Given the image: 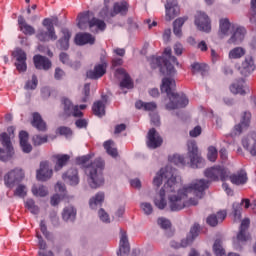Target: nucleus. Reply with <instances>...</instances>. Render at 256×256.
<instances>
[{"mask_svg": "<svg viewBox=\"0 0 256 256\" xmlns=\"http://www.w3.org/2000/svg\"><path fill=\"white\" fill-rule=\"evenodd\" d=\"M209 185H211V181L200 179L196 180L189 186H185L182 189H176L178 191L177 195L169 196V207L171 211H181V209H185L187 207V196L189 193H193L199 199H203V195H205L206 189H209Z\"/></svg>", "mask_w": 256, "mask_h": 256, "instance_id": "f257e3e1", "label": "nucleus"}, {"mask_svg": "<svg viewBox=\"0 0 256 256\" xmlns=\"http://www.w3.org/2000/svg\"><path fill=\"white\" fill-rule=\"evenodd\" d=\"M188 152L187 157L189 161L185 160V157L174 154L173 156L169 157L170 163L174 165H180L181 167H185V165H190L192 169H203L205 167V159L199 153V147H197L196 141H190L187 144Z\"/></svg>", "mask_w": 256, "mask_h": 256, "instance_id": "f03ea898", "label": "nucleus"}, {"mask_svg": "<svg viewBox=\"0 0 256 256\" xmlns=\"http://www.w3.org/2000/svg\"><path fill=\"white\" fill-rule=\"evenodd\" d=\"M161 92L166 93L169 103L166 104V109L168 111H173L175 109H183L189 105V98L185 94H179L173 92L175 89V80L172 78H163L162 84L160 86Z\"/></svg>", "mask_w": 256, "mask_h": 256, "instance_id": "7ed1b4c3", "label": "nucleus"}, {"mask_svg": "<svg viewBox=\"0 0 256 256\" xmlns=\"http://www.w3.org/2000/svg\"><path fill=\"white\" fill-rule=\"evenodd\" d=\"M171 54V48H165L162 56H151L149 61L152 69H157V67H159L160 73H162V75H167V77H174L175 73H177L174 65L179 67V61H177V57L172 56ZM171 63H174V65Z\"/></svg>", "mask_w": 256, "mask_h": 256, "instance_id": "20e7f679", "label": "nucleus"}, {"mask_svg": "<svg viewBox=\"0 0 256 256\" xmlns=\"http://www.w3.org/2000/svg\"><path fill=\"white\" fill-rule=\"evenodd\" d=\"M105 169V160L101 158H96L87 167L86 173L89 177L88 183L92 189H98L105 183V178H103V170Z\"/></svg>", "mask_w": 256, "mask_h": 256, "instance_id": "39448f33", "label": "nucleus"}, {"mask_svg": "<svg viewBox=\"0 0 256 256\" xmlns=\"http://www.w3.org/2000/svg\"><path fill=\"white\" fill-rule=\"evenodd\" d=\"M179 182H177V178L172 177L171 179H168L167 182L164 184V186L161 188L159 193V199L154 200V204L158 209H165L167 207V201L165 200V195L167 193H175L176 189H179Z\"/></svg>", "mask_w": 256, "mask_h": 256, "instance_id": "423d86ee", "label": "nucleus"}, {"mask_svg": "<svg viewBox=\"0 0 256 256\" xmlns=\"http://www.w3.org/2000/svg\"><path fill=\"white\" fill-rule=\"evenodd\" d=\"M204 176L210 181H227L229 179V170L223 166H213L211 168H207L204 171Z\"/></svg>", "mask_w": 256, "mask_h": 256, "instance_id": "0eeeda50", "label": "nucleus"}, {"mask_svg": "<svg viewBox=\"0 0 256 256\" xmlns=\"http://www.w3.org/2000/svg\"><path fill=\"white\" fill-rule=\"evenodd\" d=\"M0 140L2 147H4V149L0 148V161L7 162L13 158V155H15V150L11 144V136H9L7 132H3L0 135Z\"/></svg>", "mask_w": 256, "mask_h": 256, "instance_id": "6e6552de", "label": "nucleus"}, {"mask_svg": "<svg viewBox=\"0 0 256 256\" xmlns=\"http://www.w3.org/2000/svg\"><path fill=\"white\" fill-rule=\"evenodd\" d=\"M23 179H25L23 170L21 168H15L5 174L4 184L8 189H13L16 185H19Z\"/></svg>", "mask_w": 256, "mask_h": 256, "instance_id": "1a4fd4ad", "label": "nucleus"}, {"mask_svg": "<svg viewBox=\"0 0 256 256\" xmlns=\"http://www.w3.org/2000/svg\"><path fill=\"white\" fill-rule=\"evenodd\" d=\"M107 67H109V62L106 61L105 56H101L100 63H96L93 70H89L86 75L88 79H101L107 73Z\"/></svg>", "mask_w": 256, "mask_h": 256, "instance_id": "9d476101", "label": "nucleus"}, {"mask_svg": "<svg viewBox=\"0 0 256 256\" xmlns=\"http://www.w3.org/2000/svg\"><path fill=\"white\" fill-rule=\"evenodd\" d=\"M199 224L195 223L191 228L190 232L186 236L185 239L181 241L180 244L171 242V247L172 249H181V247H189V245L193 244V241L199 237Z\"/></svg>", "mask_w": 256, "mask_h": 256, "instance_id": "9b49d317", "label": "nucleus"}, {"mask_svg": "<svg viewBox=\"0 0 256 256\" xmlns=\"http://www.w3.org/2000/svg\"><path fill=\"white\" fill-rule=\"evenodd\" d=\"M12 57L16 60L14 63L16 69L20 73H25L27 71V53L23 51L21 48H15L14 51H12Z\"/></svg>", "mask_w": 256, "mask_h": 256, "instance_id": "f8f14e48", "label": "nucleus"}, {"mask_svg": "<svg viewBox=\"0 0 256 256\" xmlns=\"http://www.w3.org/2000/svg\"><path fill=\"white\" fill-rule=\"evenodd\" d=\"M195 25L199 31L209 33L211 31V20L205 12L198 11L195 15Z\"/></svg>", "mask_w": 256, "mask_h": 256, "instance_id": "ddd939ff", "label": "nucleus"}, {"mask_svg": "<svg viewBox=\"0 0 256 256\" xmlns=\"http://www.w3.org/2000/svg\"><path fill=\"white\" fill-rule=\"evenodd\" d=\"M242 147L250 153L252 157H256V132H250L242 138Z\"/></svg>", "mask_w": 256, "mask_h": 256, "instance_id": "4468645a", "label": "nucleus"}, {"mask_svg": "<svg viewBox=\"0 0 256 256\" xmlns=\"http://www.w3.org/2000/svg\"><path fill=\"white\" fill-rule=\"evenodd\" d=\"M51 177H53V169H51L49 161L40 162V168L36 172L38 181H49Z\"/></svg>", "mask_w": 256, "mask_h": 256, "instance_id": "2eb2a0df", "label": "nucleus"}, {"mask_svg": "<svg viewBox=\"0 0 256 256\" xmlns=\"http://www.w3.org/2000/svg\"><path fill=\"white\" fill-rule=\"evenodd\" d=\"M36 39L41 43H48V41H57V33L55 28L46 27V31L43 28H39L36 34Z\"/></svg>", "mask_w": 256, "mask_h": 256, "instance_id": "dca6fc26", "label": "nucleus"}, {"mask_svg": "<svg viewBox=\"0 0 256 256\" xmlns=\"http://www.w3.org/2000/svg\"><path fill=\"white\" fill-rule=\"evenodd\" d=\"M114 75L116 79H122L120 82L121 89H133V80L131 79V76H129V73L125 71V69H116Z\"/></svg>", "mask_w": 256, "mask_h": 256, "instance_id": "f3484780", "label": "nucleus"}, {"mask_svg": "<svg viewBox=\"0 0 256 256\" xmlns=\"http://www.w3.org/2000/svg\"><path fill=\"white\" fill-rule=\"evenodd\" d=\"M146 143L149 149H157V147H161V145H163V138L155 128H152L148 131Z\"/></svg>", "mask_w": 256, "mask_h": 256, "instance_id": "a211bd4d", "label": "nucleus"}, {"mask_svg": "<svg viewBox=\"0 0 256 256\" xmlns=\"http://www.w3.org/2000/svg\"><path fill=\"white\" fill-rule=\"evenodd\" d=\"M249 225H251V220H249V218H245L242 220L239 232L236 237V241H238V243H245L246 241H249V239H251V235L248 232Z\"/></svg>", "mask_w": 256, "mask_h": 256, "instance_id": "6ab92c4d", "label": "nucleus"}, {"mask_svg": "<svg viewBox=\"0 0 256 256\" xmlns=\"http://www.w3.org/2000/svg\"><path fill=\"white\" fill-rule=\"evenodd\" d=\"M166 21H173L181 12L177 0H167L165 4Z\"/></svg>", "mask_w": 256, "mask_h": 256, "instance_id": "aec40b11", "label": "nucleus"}, {"mask_svg": "<svg viewBox=\"0 0 256 256\" xmlns=\"http://www.w3.org/2000/svg\"><path fill=\"white\" fill-rule=\"evenodd\" d=\"M243 203L245 209H249L251 207V200L244 198L242 199L241 203L234 202L232 205V215L234 217L235 223H239L241 221V212L243 211Z\"/></svg>", "mask_w": 256, "mask_h": 256, "instance_id": "412c9836", "label": "nucleus"}, {"mask_svg": "<svg viewBox=\"0 0 256 256\" xmlns=\"http://www.w3.org/2000/svg\"><path fill=\"white\" fill-rule=\"evenodd\" d=\"M251 125V112H244L241 116L240 123L234 126V134L241 135L243 131H247Z\"/></svg>", "mask_w": 256, "mask_h": 256, "instance_id": "4be33fe9", "label": "nucleus"}, {"mask_svg": "<svg viewBox=\"0 0 256 256\" xmlns=\"http://www.w3.org/2000/svg\"><path fill=\"white\" fill-rule=\"evenodd\" d=\"M238 70L243 77H249V75L255 71L253 56H246Z\"/></svg>", "mask_w": 256, "mask_h": 256, "instance_id": "5701e85b", "label": "nucleus"}, {"mask_svg": "<svg viewBox=\"0 0 256 256\" xmlns=\"http://www.w3.org/2000/svg\"><path fill=\"white\" fill-rule=\"evenodd\" d=\"M129 253H131V245L129 244V238L127 237V232L121 230L118 255L128 256Z\"/></svg>", "mask_w": 256, "mask_h": 256, "instance_id": "b1692460", "label": "nucleus"}, {"mask_svg": "<svg viewBox=\"0 0 256 256\" xmlns=\"http://www.w3.org/2000/svg\"><path fill=\"white\" fill-rule=\"evenodd\" d=\"M52 161L55 163L54 171H61L71 161V156L68 154H55L52 156Z\"/></svg>", "mask_w": 256, "mask_h": 256, "instance_id": "393cba45", "label": "nucleus"}, {"mask_svg": "<svg viewBox=\"0 0 256 256\" xmlns=\"http://www.w3.org/2000/svg\"><path fill=\"white\" fill-rule=\"evenodd\" d=\"M62 179L69 185H79V171L77 168H70L62 175Z\"/></svg>", "mask_w": 256, "mask_h": 256, "instance_id": "a878e982", "label": "nucleus"}, {"mask_svg": "<svg viewBox=\"0 0 256 256\" xmlns=\"http://www.w3.org/2000/svg\"><path fill=\"white\" fill-rule=\"evenodd\" d=\"M76 45H95V37L90 33H78L74 39Z\"/></svg>", "mask_w": 256, "mask_h": 256, "instance_id": "bb28decb", "label": "nucleus"}, {"mask_svg": "<svg viewBox=\"0 0 256 256\" xmlns=\"http://www.w3.org/2000/svg\"><path fill=\"white\" fill-rule=\"evenodd\" d=\"M33 61L34 66L39 70L43 69L44 71H49V68L52 66L51 60H49V58L39 54L33 57Z\"/></svg>", "mask_w": 256, "mask_h": 256, "instance_id": "cd10ccee", "label": "nucleus"}, {"mask_svg": "<svg viewBox=\"0 0 256 256\" xmlns=\"http://www.w3.org/2000/svg\"><path fill=\"white\" fill-rule=\"evenodd\" d=\"M228 178L233 185H245V183L249 181L245 170H240L237 173L228 176Z\"/></svg>", "mask_w": 256, "mask_h": 256, "instance_id": "c85d7f7f", "label": "nucleus"}, {"mask_svg": "<svg viewBox=\"0 0 256 256\" xmlns=\"http://www.w3.org/2000/svg\"><path fill=\"white\" fill-rule=\"evenodd\" d=\"M32 117H33L31 121L32 127L37 129V131L45 133V131H47V123L43 121L41 114H39L38 112H35L32 114Z\"/></svg>", "mask_w": 256, "mask_h": 256, "instance_id": "c756f323", "label": "nucleus"}, {"mask_svg": "<svg viewBox=\"0 0 256 256\" xmlns=\"http://www.w3.org/2000/svg\"><path fill=\"white\" fill-rule=\"evenodd\" d=\"M89 29L92 31V33H99V31H105L107 29V24L105 21L93 17L89 21Z\"/></svg>", "mask_w": 256, "mask_h": 256, "instance_id": "7c9ffc66", "label": "nucleus"}, {"mask_svg": "<svg viewBox=\"0 0 256 256\" xmlns=\"http://www.w3.org/2000/svg\"><path fill=\"white\" fill-rule=\"evenodd\" d=\"M129 11V4L126 1L114 3L113 10L110 12V17H115V15H127Z\"/></svg>", "mask_w": 256, "mask_h": 256, "instance_id": "2f4dec72", "label": "nucleus"}, {"mask_svg": "<svg viewBox=\"0 0 256 256\" xmlns=\"http://www.w3.org/2000/svg\"><path fill=\"white\" fill-rule=\"evenodd\" d=\"M173 177H175V176H173V174H171L169 172V167H166L165 169L162 168V169H160L159 173L154 178L153 184L156 187H161V185L163 184V179H167V178L171 179Z\"/></svg>", "mask_w": 256, "mask_h": 256, "instance_id": "473e14b6", "label": "nucleus"}, {"mask_svg": "<svg viewBox=\"0 0 256 256\" xmlns=\"http://www.w3.org/2000/svg\"><path fill=\"white\" fill-rule=\"evenodd\" d=\"M247 33V30L245 27H237L232 34L231 38L228 40V43H234L235 45H239L241 41L245 38V34Z\"/></svg>", "mask_w": 256, "mask_h": 256, "instance_id": "72a5a7b5", "label": "nucleus"}, {"mask_svg": "<svg viewBox=\"0 0 256 256\" xmlns=\"http://www.w3.org/2000/svg\"><path fill=\"white\" fill-rule=\"evenodd\" d=\"M18 25L24 35H35V28L27 23L23 16H18Z\"/></svg>", "mask_w": 256, "mask_h": 256, "instance_id": "f704fd0d", "label": "nucleus"}, {"mask_svg": "<svg viewBox=\"0 0 256 256\" xmlns=\"http://www.w3.org/2000/svg\"><path fill=\"white\" fill-rule=\"evenodd\" d=\"M61 33L63 37L58 40L59 47L62 51L69 49V40L71 39V31L67 28H62Z\"/></svg>", "mask_w": 256, "mask_h": 256, "instance_id": "c9c22d12", "label": "nucleus"}, {"mask_svg": "<svg viewBox=\"0 0 256 256\" xmlns=\"http://www.w3.org/2000/svg\"><path fill=\"white\" fill-rule=\"evenodd\" d=\"M187 19H189L187 16H183V17L176 19L173 22V33H174V35H176V37H181V35H182L181 28L183 27V25H185V21H187Z\"/></svg>", "mask_w": 256, "mask_h": 256, "instance_id": "e433bc0d", "label": "nucleus"}, {"mask_svg": "<svg viewBox=\"0 0 256 256\" xmlns=\"http://www.w3.org/2000/svg\"><path fill=\"white\" fill-rule=\"evenodd\" d=\"M105 201V193L98 192L94 197H92L89 201V206L92 209H97V207H101L103 202Z\"/></svg>", "mask_w": 256, "mask_h": 256, "instance_id": "4c0bfd02", "label": "nucleus"}, {"mask_svg": "<svg viewBox=\"0 0 256 256\" xmlns=\"http://www.w3.org/2000/svg\"><path fill=\"white\" fill-rule=\"evenodd\" d=\"M77 217V209L73 206H68L63 209L62 219L64 221H73Z\"/></svg>", "mask_w": 256, "mask_h": 256, "instance_id": "58836bf2", "label": "nucleus"}, {"mask_svg": "<svg viewBox=\"0 0 256 256\" xmlns=\"http://www.w3.org/2000/svg\"><path fill=\"white\" fill-rule=\"evenodd\" d=\"M136 109H143L144 111H155L157 109V103L155 102H143L138 100L135 103Z\"/></svg>", "mask_w": 256, "mask_h": 256, "instance_id": "ea45409f", "label": "nucleus"}, {"mask_svg": "<svg viewBox=\"0 0 256 256\" xmlns=\"http://www.w3.org/2000/svg\"><path fill=\"white\" fill-rule=\"evenodd\" d=\"M92 111L96 117H103L105 115V103L101 100L94 102Z\"/></svg>", "mask_w": 256, "mask_h": 256, "instance_id": "a19ab883", "label": "nucleus"}, {"mask_svg": "<svg viewBox=\"0 0 256 256\" xmlns=\"http://www.w3.org/2000/svg\"><path fill=\"white\" fill-rule=\"evenodd\" d=\"M104 149L111 157H117L119 153L117 152V148H115V142L113 140H107L103 144Z\"/></svg>", "mask_w": 256, "mask_h": 256, "instance_id": "79ce46f5", "label": "nucleus"}, {"mask_svg": "<svg viewBox=\"0 0 256 256\" xmlns=\"http://www.w3.org/2000/svg\"><path fill=\"white\" fill-rule=\"evenodd\" d=\"M61 103L63 105L64 115H66V117H71V113H73V109L75 107L73 102L68 98H62Z\"/></svg>", "mask_w": 256, "mask_h": 256, "instance_id": "37998d69", "label": "nucleus"}, {"mask_svg": "<svg viewBox=\"0 0 256 256\" xmlns=\"http://www.w3.org/2000/svg\"><path fill=\"white\" fill-rule=\"evenodd\" d=\"M230 28H231V22H229V19L225 18L220 20V31H219L220 37H225V35H229Z\"/></svg>", "mask_w": 256, "mask_h": 256, "instance_id": "c03bdc74", "label": "nucleus"}, {"mask_svg": "<svg viewBox=\"0 0 256 256\" xmlns=\"http://www.w3.org/2000/svg\"><path fill=\"white\" fill-rule=\"evenodd\" d=\"M89 21H91L89 20V11L80 13L78 15V23H77L79 29H85V26L87 25V23L89 25Z\"/></svg>", "mask_w": 256, "mask_h": 256, "instance_id": "a18cd8bd", "label": "nucleus"}, {"mask_svg": "<svg viewBox=\"0 0 256 256\" xmlns=\"http://www.w3.org/2000/svg\"><path fill=\"white\" fill-rule=\"evenodd\" d=\"M230 91L234 95H245V89L243 88V80L233 83L230 86Z\"/></svg>", "mask_w": 256, "mask_h": 256, "instance_id": "49530a36", "label": "nucleus"}, {"mask_svg": "<svg viewBox=\"0 0 256 256\" xmlns=\"http://www.w3.org/2000/svg\"><path fill=\"white\" fill-rule=\"evenodd\" d=\"M32 193L35 197H47V195H49V190H47V187L43 185L33 186Z\"/></svg>", "mask_w": 256, "mask_h": 256, "instance_id": "de8ad7c7", "label": "nucleus"}, {"mask_svg": "<svg viewBox=\"0 0 256 256\" xmlns=\"http://www.w3.org/2000/svg\"><path fill=\"white\" fill-rule=\"evenodd\" d=\"M214 255L225 256V248H223V242L221 239H216L213 244Z\"/></svg>", "mask_w": 256, "mask_h": 256, "instance_id": "09e8293b", "label": "nucleus"}, {"mask_svg": "<svg viewBox=\"0 0 256 256\" xmlns=\"http://www.w3.org/2000/svg\"><path fill=\"white\" fill-rule=\"evenodd\" d=\"M25 207L30 211V213H32V215H39V206L35 205V200L27 199Z\"/></svg>", "mask_w": 256, "mask_h": 256, "instance_id": "8fccbe9b", "label": "nucleus"}, {"mask_svg": "<svg viewBox=\"0 0 256 256\" xmlns=\"http://www.w3.org/2000/svg\"><path fill=\"white\" fill-rule=\"evenodd\" d=\"M47 141H49V137L47 135L41 136L36 134L32 137V143L35 147L44 145V143H47Z\"/></svg>", "mask_w": 256, "mask_h": 256, "instance_id": "3c124183", "label": "nucleus"}, {"mask_svg": "<svg viewBox=\"0 0 256 256\" xmlns=\"http://www.w3.org/2000/svg\"><path fill=\"white\" fill-rule=\"evenodd\" d=\"M42 25L43 27H49L50 29H55V26L57 27L59 25V18H57L56 16L52 18H45L42 21Z\"/></svg>", "mask_w": 256, "mask_h": 256, "instance_id": "603ef678", "label": "nucleus"}, {"mask_svg": "<svg viewBox=\"0 0 256 256\" xmlns=\"http://www.w3.org/2000/svg\"><path fill=\"white\" fill-rule=\"evenodd\" d=\"M245 55V49L236 47L229 52L230 59H241Z\"/></svg>", "mask_w": 256, "mask_h": 256, "instance_id": "864d4df0", "label": "nucleus"}, {"mask_svg": "<svg viewBox=\"0 0 256 256\" xmlns=\"http://www.w3.org/2000/svg\"><path fill=\"white\" fill-rule=\"evenodd\" d=\"M14 196L20 197L21 199H24V197H27V186L23 184H18L16 189L14 190Z\"/></svg>", "mask_w": 256, "mask_h": 256, "instance_id": "5fc2aeb1", "label": "nucleus"}, {"mask_svg": "<svg viewBox=\"0 0 256 256\" xmlns=\"http://www.w3.org/2000/svg\"><path fill=\"white\" fill-rule=\"evenodd\" d=\"M192 73H203L207 71V65L199 62H194L191 65Z\"/></svg>", "mask_w": 256, "mask_h": 256, "instance_id": "6e6d98bb", "label": "nucleus"}, {"mask_svg": "<svg viewBox=\"0 0 256 256\" xmlns=\"http://www.w3.org/2000/svg\"><path fill=\"white\" fill-rule=\"evenodd\" d=\"M219 155V153L217 152V148H215V146H210L208 148V161H211L212 163H215L217 161V156Z\"/></svg>", "mask_w": 256, "mask_h": 256, "instance_id": "4d7b16f0", "label": "nucleus"}, {"mask_svg": "<svg viewBox=\"0 0 256 256\" xmlns=\"http://www.w3.org/2000/svg\"><path fill=\"white\" fill-rule=\"evenodd\" d=\"M39 84V80L37 79V75H32V81L28 80L25 84V89L35 90L37 89V85Z\"/></svg>", "mask_w": 256, "mask_h": 256, "instance_id": "13d9d810", "label": "nucleus"}, {"mask_svg": "<svg viewBox=\"0 0 256 256\" xmlns=\"http://www.w3.org/2000/svg\"><path fill=\"white\" fill-rule=\"evenodd\" d=\"M57 133L64 137H71V135H73V130L67 126H61L57 129Z\"/></svg>", "mask_w": 256, "mask_h": 256, "instance_id": "bf43d9fd", "label": "nucleus"}, {"mask_svg": "<svg viewBox=\"0 0 256 256\" xmlns=\"http://www.w3.org/2000/svg\"><path fill=\"white\" fill-rule=\"evenodd\" d=\"M250 5H251V12L249 16L250 22L256 23V0H251Z\"/></svg>", "mask_w": 256, "mask_h": 256, "instance_id": "052dcab7", "label": "nucleus"}, {"mask_svg": "<svg viewBox=\"0 0 256 256\" xmlns=\"http://www.w3.org/2000/svg\"><path fill=\"white\" fill-rule=\"evenodd\" d=\"M107 3H109V1L105 0V6L99 13V17H102V19H108V17H111V12H109V5H107Z\"/></svg>", "mask_w": 256, "mask_h": 256, "instance_id": "680f3d73", "label": "nucleus"}, {"mask_svg": "<svg viewBox=\"0 0 256 256\" xmlns=\"http://www.w3.org/2000/svg\"><path fill=\"white\" fill-rule=\"evenodd\" d=\"M206 223L210 225V227H217L219 225V220L217 219V215L211 214L207 217Z\"/></svg>", "mask_w": 256, "mask_h": 256, "instance_id": "e2e57ef3", "label": "nucleus"}, {"mask_svg": "<svg viewBox=\"0 0 256 256\" xmlns=\"http://www.w3.org/2000/svg\"><path fill=\"white\" fill-rule=\"evenodd\" d=\"M75 125L77 129H87L89 122L87 121V119L80 118L75 121Z\"/></svg>", "mask_w": 256, "mask_h": 256, "instance_id": "0e129e2a", "label": "nucleus"}, {"mask_svg": "<svg viewBox=\"0 0 256 256\" xmlns=\"http://www.w3.org/2000/svg\"><path fill=\"white\" fill-rule=\"evenodd\" d=\"M140 207L144 211L145 215H151V213H153V206L151 203L144 202L140 205Z\"/></svg>", "mask_w": 256, "mask_h": 256, "instance_id": "69168bd1", "label": "nucleus"}, {"mask_svg": "<svg viewBox=\"0 0 256 256\" xmlns=\"http://www.w3.org/2000/svg\"><path fill=\"white\" fill-rule=\"evenodd\" d=\"M158 225H160L162 229H171V221L167 218H159Z\"/></svg>", "mask_w": 256, "mask_h": 256, "instance_id": "338daca9", "label": "nucleus"}, {"mask_svg": "<svg viewBox=\"0 0 256 256\" xmlns=\"http://www.w3.org/2000/svg\"><path fill=\"white\" fill-rule=\"evenodd\" d=\"M59 60L63 65H71V59L69 58V54L62 52L59 55Z\"/></svg>", "mask_w": 256, "mask_h": 256, "instance_id": "774afa93", "label": "nucleus"}]
</instances>
